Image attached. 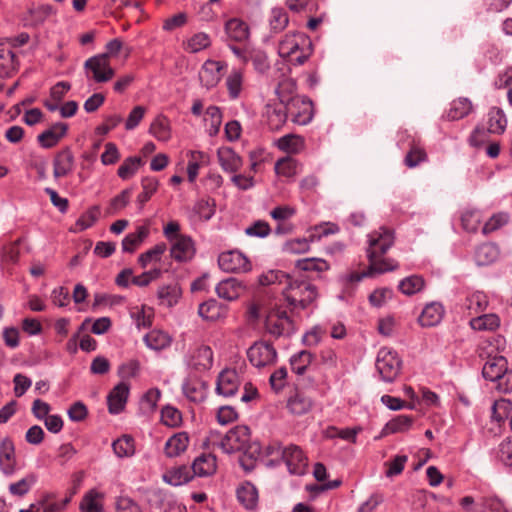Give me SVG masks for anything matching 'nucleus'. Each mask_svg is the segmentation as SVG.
I'll list each match as a JSON object with an SVG mask.
<instances>
[{"instance_id": "nucleus-1", "label": "nucleus", "mask_w": 512, "mask_h": 512, "mask_svg": "<svg viewBox=\"0 0 512 512\" xmlns=\"http://www.w3.org/2000/svg\"><path fill=\"white\" fill-rule=\"evenodd\" d=\"M393 243V233L386 228H380L368 235L367 257L371 263V269L380 274L393 271L398 267L395 260L383 257Z\"/></svg>"}, {"instance_id": "nucleus-2", "label": "nucleus", "mask_w": 512, "mask_h": 512, "mask_svg": "<svg viewBox=\"0 0 512 512\" xmlns=\"http://www.w3.org/2000/svg\"><path fill=\"white\" fill-rule=\"evenodd\" d=\"M277 51L288 63L303 65L312 55V42L302 32H289L280 38Z\"/></svg>"}, {"instance_id": "nucleus-3", "label": "nucleus", "mask_w": 512, "mask_h": 512, "mask_svg": "<svg viewBox=\"0 0 512 512\" xmlns=\"http://www.w3.org/2000/svg\"><path fill=\"white\" fill-rule=\"evenodd\" d=\"M282 293L293 312L313 310L319 296L317 287L303 280L289 281Z\"/></svg>"}, {"instance_id": "nucleus-4", "label": "nucleus", "mask_w": 512, "mask_h": 512, "mask_svg": "<svg viewBox=\"0 0 512 512\" xmlns=\"http://www.w3.org/2000/svg\"><path fill=\"white\" fill-rule=\"evenodd\" d=\"M214 362L213 350L206 344H194L184 355L183 363L192 375H202L209 371Z\"/></svg>"}, {"instance_id": "nucleus-5", "label": "nucleus", "mask_w": 512, "mask_h": 512, "mask_svg": "<svg viewBox=\"0 0 512 512\" xmlns=\"http://www.w3.org/2000/svg\"><path fill=\"white\" fill-rule=\"evenodd\" d=\"M271 452L281 455L290 474L304 475L308 466V458L303 450L294 444L283 446L276 443L270 447Z\"/></svg>"}, {"instance_id": "nucleus-6", "label": "nucleus", "mask_w": 512, "mask_h": 512, "mask_svg": "<svg viewBox=\"0 0 512 512\" xmlns=\"http://www.w3.org/2000/svg\"><path fill=\"white\" fill-rule=\"evenodd\" d=\"M265 330L273 337H288L295 331L294 321L281 307L271 308L265 317Z\"/></svg>"}, {"instance_id": "nucleus-7", "label": "nucleus", "mask_w": 512, "mask_h": 512, "mask_svg": "<svg viewBox=\"0 0 512 512\" xmlns=\"http://www.w3.org/2000/svg\"><path fill=\"white\" fill-rule=\"evenodd\" d=\"M375 365L383 381L393 382L401 371L402 360L392 348L382 347L377 353Z\"/></svg>"}, {"instance_id": "nucleus-8", "label": "nucleus", "mask_w": 512, "mask_h": 512, "mask_svg": "<svg viewBox=\"0 0 512 512\" xmlns=\"http://www.w3.org/2000/svg\"><path fill=\"white\" fill-rule=\"evenodd\" d=\"M494 345L487 342L486 346L481 347L480 356H486V361L482 368V375L486 380L496 382L507 370V360L504 356L493 354Z\"/></svg>"}, {"instance_id": "nucleus-9", "label": "nucleus", "mask_w": 512, "mask_h": 512, "mask_svg": "<svg viewBox=\"0 0 512 512\" xmlns=\"http://www.w3.org/2000/svg\"><path fill=\"white\" fill-rule=\"evenodd\" d=\"M86 77L96 83H106L113 79L115 70L106 55H95L84 63Z\"/></svg>"}, {"instance_id": "nucleus-10", "label": "nucleus", "mask_w": 512, "mask_h": 512, "mask_svg": "<svg viewBox=\"0 0 512 512\" xmlns=\"http://www.w3.org/2000/svg\"><path fill=\"white\" fill-rule=\"evenodd\" d=\"M250 440V430L245 425H239L229 430L217 446L227 454L243 449Z\"/></svg>"}, {"instance_id": "nucleus-11", "label": "nucleus", "mask_w": 512, "mask_h": 512, "mask_svg": "<svg viewBox=\"0 0 512 512\" xmlns=\"http://www.w3.org/2000/svg\"><path fill=\"white\" fill-rule=\"evenodd\" d=\"M250 363L257 368L273 365L277 359L274 346L266 341L255 342L247 351Z\"/></svg>"}, {"instance_id": "nucleus-12", "label": "nucleus", "mask_w": 512, "mask_h": 512, "mask_svg": "<svg viewBox=\"0 0 512 512\" xmlns=\"http://www.w3.org/2000/svg\"><path fill=\"white\" fill-rule=\"evenodd\" d=\"M218 265L221 270L229 273H245L251 270L250 260L239 250L221 253L218 257Z\"/></svg>"}, {"instance_id": "nucleus-13", "label": "nucleus", "mask_w": 512, "mask_h": 512, "mask_svg": "<svg viewBox=\"0 0 512 512\" xmlns=\"http://www.w3.org/2000/svg\"><path fill=\"white\" fill-rule=\"evenodd\" d=\"M292 122L298 125H307L313 118V105L311 100L300 96L288 102L285 108Z\"/></svg>"}, {"instance_id": "nucleus-14", "label": "nucleus", "mask_w": 512, "mask_h": 512, "mask_svg": "<svg viewBox=\"0 0 512 512\" xmlns=\"http://www.w3.org/2000/svg\"><path fill=\"white\" fill-rule=\"evenodd\" d=\"M171 257L177 262H187L195 255V246L192 238L187 235L175 236L171 242Z\"/></svg>"}, {"instance_id": "nucleus-15", "label": "nucleus", "mask_w": 512, "mask_h": 512, "mask_svg": "<svg viewBox=\"0 0 512 512\" xmlns=\"http://www.w3.org/2000/svg\"><path fill=\"white\" fill-rule=\"evenodd\" d=\"M240 384V377L236 370L225 369L217 378L216 392L224 397H231L236 394Z\"/></svg>"}, {"instance_id": "nucleus-16", "label": "nucleus", "mask_w": 512, "mask_h": 512, "mask_svg": "<svg viewBox=\"0 0 512 512\" xmlns=\"http://www.w3.org/2000/svg\"><path fill=\"white\" fill-rule=\"evenodd\" d=\"M225 65L220 61L207 60L199 71V80L206 89L214 88L221 80V71Z\"/></svg>"}, {"instance_id": "nucleus-17", "label": "nucleus", "mask_w": 512, "mask_h": 512, "mask_svg": "<svg viewBox=\"0 0 512 512\" xmlns=\"http://www.w3.org/2000/svg\"><path fill=\"white\" fill-rule=\"evenodd\" d=\"M488 298L484 292L474 291L466 295L460 305L461 311L469 317L483 313L488 306Z\"/></svg>"}, {"instance_id": "nucleus-18", "label": "nucleus", "mask_w": 512, "mask_h": 512, "mask_svg": "<svg viewBox=\"0 0 512 512\" xmlns=\"http://www.w3.org/2000/svg\"><path fill=\"white\" fill-rule=\"evenodd\" d=\"M0 470L5 476H12L17 470L15 447L8 438L0 442Z\"/></svg>"}, {"instance_id": "nucleus-19", "label": "nucleus", "mask_w": 512, "mask_h": 512, "mask_svg": "<svg viewBox=\"0 0 512 512\" xmlns=\"http://www.w3.org/2000/svg\"><path fill=\"white\" fill-rule=\"evenodd\" d=\"M244 290L245 285L233 277L220 281L215 287V292L218 297L226 301L238 299Z\"/></svg>"}, {"instance_id": "nucleus-20", "label": "nucleus", "mask_w": 512, "mask_h": 512, "mask_svg": "<svg viewBox=\"0 0 512 512\" xmlns=\"http://www.w3.org/2000/svg\"><path fill=\"white\" fill-rule=\"evenodd\" d=\"M217 158L220 167L226 173H236L243 165L242 158L231 147L218 148Z\"/></svg>"}, {"instance_id": "nucleus-21", "label": "nucleus", "mask_w": 512, "mask_h": 512, "mask_svg": "<svg viewBox=\"0 0 512 512\" xmlns=\"http://www.w3.org/2000/svg\"><path fill=\"white\" fill-rule=\"evenodd\" d=\"M130 387L125 382L117 384L107 397L108 409L111 414L120 413L127 402Z\"/></svg>"}, {"instance_id": "nucleus-22", "label": "nucleus", "mask_w": 512, "mask_h": 512, "mask_svg": "<svg viewBox=\"0 0 512 512\" xmlns=\"http://www.w3.org/2000/svg\"><path fill=\"white\" fill-rule=\"evenodd\" d=\"M149 235V223L136 226L135 231L127 234L122 240V251L126 253H133L141 246V244L149 237Z\"/></svg>"}, {"instance_id": "nucleus-23", "label": "nucleus", "mask_w": 512, "mask_h": 512, "mask_svg": "<svg viewBox=\"0 0 512 512\" xmlns=\"http://www.w3.org/2000/svg\"><path fill=\"white\" fill-rule=\"evenodd\" d=\"M145 345L156 352L169 348L173 342V337L161 329H152L144 337Z\"/></svg>"}, {"instance_id": "nucleus-24", "label": "nucleus", "mask_w": 512, "mask_h": 512, "mask_svg": "<svg viewBox=\"0 0 512 512\" xmlns=\"http://www.w3.org/2000/svg\"><path fill=\"white\" fill-rule=\"evenodd\" d=\"M198 314L203 320L215 322L226 316L227 308L217 300L209 299L199 305Z\"/></svg>"}, {"instance_id": "nucleus-25", "label": "nucleus", "mask_w": 512, "mask_h": 512, "mask_svg": "<svg viewBox=\"0 0 512 512\" xmlns=\"http://www.w3.org/2000/svg\"><path fill=\"white\" fill-rule=\"evenodd\" d=\"M215 200L211 198H202L196 201L189 218L191 221H209L215 214Z\"/></svg>"}, {"instance_id": "nucleus-26", "label": "nucleus", "mask_w": 512, "mask_h": 512, "mask_svg": "<svg viewBox=\"0 0 512 512\" xmlns=\"http://www.w3.org/2000/svg\"><path fill=\"white\" fill-rule=\"evenodd\" d=\"M265 116L271 130H279L289 117L285 105L281 103L267 104Z\"/></svg>"}, {"instance_id": "nucleus-27", "label": "nucleus", "mask_w": 512, "mask_h": 512, "mask_svg": "<svg viewBox=\"0 0 512 512\" xmlns=\"http://www.w3.org/2000/svg\"><path fill=\"white\" fill-rule=\"evenodd\" d=\"M190 438L186 432L173 434L165 443L164 453L167 457H178L184 453L189 445Z\"/></svg>"}, {"instance_id": "nucleus-28", "label": "nucleus", "mask_w": 512, "mask_h": 512, "mask_svg": "<svg viewBox=\"0 0 512 512\" xmlns=\"http://www.w3.org/2000/svg\"><path fill=\"white\" fill-rule=\"evenodd\" d=\"M105 494L97 489H90L82 497L79 509L82 512H104Z\"/></svg>"}, {"instance_id": "nucleus-29", "label": "nucleus", "mask_w": 512, "mask_h": 512, "mask_svg": "<svg viewBox=\"0 0 512 512\" xmlns=\"http://www.w3.org/2000/svg\"><path fill=\"white\" fill-rule=\"evenodd\" d=\"M444 316V308L439 302L427 304L419 316V323L422 327H433L438 325Z\"/></svg>"}, {"instance_id": "nucleus-30", "label": "nucleus", "mask_w": 512, "mask_h": 512, "mask_svg": "<svg viewBox=\"0 0 512 512\" xmlns=\"http://www.w3.org/2000/svg\"><path fill=\"white\" fill-rule=\"evenodd\" d=\"M301 167L302 165L298 160L286 156L276 161L274 171L277 176L291 180L301 171Z\"/></svg>"}, {"instance_id": "nucleus-31", "label": "nucleus", "mask_w": 512, "mask_h": 512, "mask_svg": "<svg viewBox=\"0 0 512 512\" xmlns=\"http://www.w3.org/2000/svg\"><path fill=\"white\" fill-rule=\"evenodd\" d=\"M192 472L199 477L211 476L216 472V457L212 454H201L192 463Z\"/></svg>"}, {"instance_id": "nucleus-32", "label": "nucleus", "mask_w": 512, "mask_h": 512, "mask_svg": "<svg viewBox=\"0 0 512 512\" xmlns=\"http://www.w3.org/2000/svg\"><path fill=\"white\" fill-rule=\"evenodd\" d=\"M66 131L67 125L65 123H56L38 135V142L44 148H51L59 142V140L66 134Z\"/></svg>"}, {"instance_id": "nucleus-33", "label": "nucleus", "mask_w": 512, "mask_h": 512, "mask_svg": "<svg viewBox=\"0 0 512 512\" xmlns=\"http://www.w3.org/2000/svg\"><path fill=\"white\" fill-rule=\"evenodd\" d=\"M507 117L504 111L498 107L490 108L487 114V131L491 134H503L507 127Z\"/></svg>"}, {"instance_id": "nucleus-34", "label": "nucleus", "mask_w": 512, "mask_h": 512, "mask_svg": "<svg viewBox=\"0 0 512 512\" xmlns=\"http://www.w3.org/2000/svg\"><path fill=\"white\" fill-rule=\"evenodd\" d=\"M312 406V399L301 391H296L287 400L288 410L295 415L306 414L311 410Z\"/></svg>"}, {"instance_id": "nucleus-35", "label": "nucleus", "mask_w": 512, "mask_h": 512, "mask_svg": "<svg viewBox=\"0 0 512 512\" xmlns=\"http://www.w3.org/2000/svg\"><path fill=\"white\" fill-rule=\"evenodd\" d=\"M192 469L185 465L173 467L163 474V481L172 486H181L188 483L192 478Z\"/></svg>"}, {"instance_id": "nucleus-36", "label": "nucleus", "mask_w": 512, "mask_h": 512, "mask_svg": "<svg viewBox=\"0 0 512 512\" xmlns=\"http://www.w3.org/2000/svg\"><path fill=\"white\" fill-rule=\"evenodd\" d=\"M499 248L494 243H484L477 247L474 259L478 266H487L494 263L499 257Z\"/></svg>"}, {"instance_id": "nucleus-37", "label": "nucleus", "mask_w": 512, "mask_h": 512, "mask_svg": "<svg viewBox=\"0 0 512 512\" xmlns=\"http://www.w3.org/2000/svg\"><path fill=\"white\" fill-rule=\"evenodd\" d=\"M277 148L288 154H298L305 147L304 138L297 134H287L276 140Z\"/></svg>"}, {"instance_id": "nucleus-38", "label": "nucleus", "mask_w": 512, "mask_h": 512, "mask_svg": "<svg viewBox=\"0 0 512 512\" xmlns=\"http://www.w3.org/2000/svg\"><path fill=\"white\" fill-rule=\"evenodd\" d=\"M414 422V418L409 415H398L391 419L383 427L381 436H387L395 433H405L410 430Z\"/></svg>"}, {"instance_id": "nucleus-39", "label": "nucleus", "mask_w": 512, "mask_h": 512, "mask_svg": "<svg viewBox=\"0 0 512 512\" xmlns=\"http://www.w3.org/2000/svg\"><path fill=\"white\" fill-rule=\"evenodd\" d=\"M225 31L227 36L234 41L242 42L249 37L248 25L238 18H232L225 24Z\"/></svg>"}, {"instance_id": "nucleus-40", "label": "nucleus", "mask_w": 512, "mask_h": 512, "mask_svg": "<svg viewBox=\"0 0 512 512\" xmlns=\"http://www.w3.org/2000/svg\"><path fill=\"white\" fill-rule=\"evenodd\" d=\"M237 499L246 509H253L258 503L257 488L251 482L242 483L237 489Z\"/></svg>"}, {"instance_id": "nucleus-41", "label": "nucleus", "mask_w": 512, "mask_h": 512, "mask_svg": "<svg viewBox=\"0 0 512 512\" xmlns=\"http://www.w3.org/2000/svg\"><path fill=\"white\" fill-rule=\"evenodd\" d=\"M297 86L296 82L292 78L282 79L276 88V95L279 99V103L288 106V102H292L294 98L300 97L296 94Z\"/></svg>"}, {"instance_id": "nucleus-42", "label": "nucleus", "mask_w": 512, "mask_h": 512, "mask_svg": "<svg viewBox=\"0 0 512 512\" xmlns=\"http://www.w3.org/2000/svg\"><path fill=\"white\" fill-rule=\"evenodd\" d=\"M130 316L138 329L148 328L153 322L154 309L146 305L135 306L130 309Z\"/></svg>"}, {"instance_id": "nucleus-43", "label": "nucleus", "mask_w": 512, "mask_h": 512, "mask_svg": "<svg viewBox=\"0 0 512 512\" xmlns=\"http://www.w3.org/2000/svg\"><path fill=\"white\" fill-rule=\"evenodd\" d=\"M184 396L194 403H200L206 398V389L203 383L187 379L182 384Z\"/></svg>"}, {"instance_id": "nucleus-44", "label": "nucleus", "mask_w": 512, "mask_h": 512, "mask_svg": "<svg viewBox=\"0 0 512 512\" xmlns=\"http://www.w3.org/2000/svg\"><path fill=\"white\" fill-rule=\"evenodd\" d=\"M469 325L475 331H494L499 327L500 320L496 314H482L472 317Z\"/></svg>"}, {"instance_id": "nucleus-45", "label": "nucleus", "mask_w": 512, "mask_h": 512, "mask_svg": "<svg viewBox=\"0 0 512 512\" xmlns=\"http://www.w3.org/2000/svg\"><path fill=\"white\" fill-rule=\"evenodd\" d=\"M149 133L158 141L167 142L171 138V127L167 117L158 115L151 123Z\"/></svg>"}, {"instance_id": "nucleus-46", "label": "nucleus", "mask_w": 512, "mask_h": 512, "mask_svg": "<svg viewBox=\"0 0 512 512\" xmlns=\"http://www.w3.org/2000/svg\"><path fill=\"white\" fill-rule=\"evenodd\" d=\"M230 99L236 100L243 90L244 74L239 69H232L225 81Z\"/></svg>"}, {"instance_id": "nucleus-47", "label": "nucleus", "mask_w": 512, "mask_h": 512, "mask_svg": "<svg viewBox=\"0 0 512 512\" xmlns=\"http://www.w3.org/2000/svg\"><path fill=\"white\" fill-rule=\"evenodd\" d=\"M472 111V103L468 98L460 97L451 102L446 114L448 120H459L466 117Z\"/></svg>"}, {"instance_id": "nucleus-48", "label": "nucleus", "mask_w": 512, "mask_h": 512, "mask_svg": "<svg viewBox=\"0 0 512 512\" xmlns=\"http://www.w3.org/2000/svg\"><path fill=\"white\" fill-rule=\"evenodd\" d=\"M142 192L137 196L136 202L139 209L142 210L144 205L157 192L159 181L152 176L143 177L141 180Z\"/></svg>"}, {"instance_id": "nucleus-49", "label": "nucleus", "mask_w": 512, "mask_h": 512, "mask_svg": "<svg viewBox=\"0 0 512 512\" xmlns=\"http://www.w3.org/2000/svg\"><path fill=\"white\" fill-rule=\"evenodd\" d=\"M167 250V245L164 242L158 243L138 257V263L142 268H146L150 264L159 263L162 256Z\"/></svg>"}, {"instance_id": "nucleus-50", "label": "nucleus", "mask_w": 512, "mask_h": 512, "mask_svg": "<svg viewBox=\"0 0 512 512\" xmlns=\"http://www.w3.org/2000/svg\"><path fill=\"white\" fill-rule=\"evenodd\" d=\"M204 121L207 133L210 136L217 135L222 124L221 110L217 106H209L205 111Z\"/></svg>"}, {"instance_id": "nucleus-51", "label": "nucleus", "mask_w": 512, "mask_h": 512, "mask_svg": "<svg viewBox=\"0 0 512 512\" xmlns=\"http://www.w3.org/2000/svg\"><path fill=\"white\" fill-rule=\"evenodd\" d=\"M189 162L187 166V175L190 182H194L198 176L201 166L208 162V156L201 151H190Z\"/></svg>"}, {"instance_id": "nucleus-52", "label": "nucleus", "mask_w": 512, "mask_h": 512, "mask_svg": "<svg viewBox=\"0 0 512 512\" xmlns=\"http://www.w3.org/2000/svg\"><path fill=\"white\" fill-rule=\"evenodd\" d=\"M112 448L119 458L131 457L135 454V441L129 435H123L112 443Z\"/></svg>"}, {"instance_id": "nucleus-53", "label": "nucleus", "mask_w": 512, "mask_h": 512, "mask_svg": "<svg viewBox=\"0 0 512 512\" xmlns=\"http://www.w3.org/2000/svg\"><path fill=\"white\" fill-rule=\"evenodd\" d=\"M210 44L211 39L209 35L204 32H198L183 43V48L189 53H197L209 47Z\"/></svg>"}, {"instance_id": "nucleus-54", "label": "nucleus", "mask_w": 512, "mask_h": 512, "mask_svg": "<svg viewBox=\"0 0 512 512\" xmlns=\"http://www.w3.org/2000/svg\"><path fill=\"white\" fill-rule=\"evenodd\" d=\"M74 157L69 151L60 153L54 162L55 177H64L73 169Z\"/></svg>"}, {"instance_id": "nucleus-55", "label": "nucleus", "mask_w": 512, "mask_h": 512, "mask_svg": "<svg viewBox=\"0 0 512 512\" xmlns=\"http://www.w3.org/2000/svg\"><path fill=\"white\" fill-rule=\"evenodd\" d=\"M100 214L99 207L93 206L88 209L85 213H83L75 223L74 228L71 229L72 232H82L90 227H92L96 221L98 220Z\"/></svg>"}, {"instance_id": "nucleus-56", "label": "nucleus", "mask_w": 512, "mask_h": 512, "mask_svg": "<svg viewBox=\"0 0 512 512\" xmlns=\"http://www.w3.org/2000/svg\"><path fill=\"white\" fill-rule=\"evenodd\" d=\"M339 232V227L337 224L332 222H323L318 225L311 227L307 233L309 234L310 240L312 242H317L321 240L322 237H326L329 235H333Z\"/></svg>"}, {"instance_id": "nucleus-57", "label": "nucleus", "mask_w": 512, "mask_h": 512, "mask_svg": "<svg viewBox=\"0 0 512 512\" xmlns=\"http://www.w3.org/2000/svg\"><path fill=\"white\" fill-rule=\"evenodd\" d=\"M424 279L419 275H411L399 282L398 288L405 295H413L424 288Z\"/></svg>"}, {"instance_id": "nucleus-58", "label": "nucleus", "mask_w": 512, "mask_h": 512, "mask_svg": "<svg viewBox=\"0 0 512 512\" xmlns=\"http://www.w3.org/2000/svg\"><path fill=\"white\" fill-rule=\"evenodd\" d=\"M158 298L167 306L171 307L175 305L180 296H181V289L178 286V284H169L161 286L158 289Z\"/></svg>"}, {"instance_id": "nucleus-59", "label": "nucleus", "mask_w": 512, "mask_h": 512, "mask_svg": "<svg viewBox=\"0 0 512 512\" xmlns=\"http://www.w3.org/2000/svg\"><path fill=\"white\" fill-rule=\"evenodd\" d=\"M142 160L140 157L132 156L126 158L123 163L119 166L117 175L122 180H128L132 178L141 166Z\"/></svg>"}, {"instance_id": "nucleus-60", "label": "nucleus", "mask_w": 512, "mask_h": 512, "mask_svg": "<svg viewBox=\"0 0 512 512\" xmlns=\"http://www.w3.org/2000/svg\"><path fill=\"white\" fill-rule=\"evenodd\" d=\"M313 359L309 351L303 350L294 354L290 359V365L293 372L303 375Z\"/></svg>"}, {"instance_id": "nucleus-61", "label": "nucleus", "mask_w": 512, "mask_h": 512, "mask_svg": "<svg viewBox=\"0 0 512 512\" xmlns=\"http://www.w3.org/2000/svg\"><path fill=\"white\" fill-rule=\"evenodd\" d=\"M481 220V212L477 209H466L461 214V224L467 232H476Z\"/></svg>"}, {"instance_id": "nucleus-62", "label": "nucleus", "mask_w": 512, "mask_h": 512, "mask_svg": "<svg viewBox=\"0 0 512 512\" xmlns=\"http://www.w3.org/2000/svg\"><path fill=\"white\" fill-rule=\"evenodd\" d=\"M492 419L497 422H502L509 417L512 411V402L506 398L496 400L492 405Z\"/></svg>"}, {"instance_id": "nucleus-63", "label": "nucleus", "mask_w": 512, "mask_h": 512, "mask_svg": "<svg viewBox=\"0 0 512 512\" xmlns=\"http://www.w3.org/2000/svg\"><path fill=\"white\" fill-rule=\"evenodd\" d=\"M115 512H142L140 504L127 495H120L115 498Z\"/></svg>"}, {"instance_id": "nucleus-64", "label": "nucleus", "mask_w": 512, "mask_h": 512, "mask_svg": "<svg viewBox=\"0 0 512 512\" xmlns=\"http://www.w3.org/2000/svg\"><path fill=\"white\" fill-rule=\"evenodd\" d=\"M496 458L504 466H512V438L508 437L501 441L496 450Z\"/></svg>"}]
</instances>
